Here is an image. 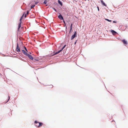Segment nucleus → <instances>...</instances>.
I'll use <instances>...</instances> for the list:
<instances>
[{
    "mask_svg": "<svg viewBox=\"0 0 128 128\" xmlns=\"http://www.w3.org/2000/svg\"><path fill=\"white\" fill-rule=\"evenodd\" d=\"M76 34L77 33L76 32H75L74 34L71 37V40H72L73 39H74V38L76 37Z\"/></svg>",
    "mask_w": 128,
    "mask_h": 128,
    "instance_id": "f257e3e1",
    "label": "nucleus"
},
{
    "mask_svg": "<svg viewBox=\"0 0 128 128\" xmlns=\"http://www.w3.org/2000/svg\"><path fill=\"white\" fill-rule=\"evenodd\" d=\"M121 41L123 43L124 45L126 46L127 44V41L126 40H122Z\"/></svg>",
    "mask_w": 128,
    "mask_h": 128,
    "instance_id": "f03ea898",
    "label": "nucleus"
},
{
    "mask_svg": "<svg viewBox=\"0 0 128 128\" xmlns=\"http://www.w3.org/2000/svg\"><path fill=\"white\" fill-rule=\"evenodd\" d=\"M58 18L60 20H64V18L60 14L58 16Z\"/></svg>",
    "mask_w": 128,
    "mask_h": 128,
    "instance_id": "7ed1b4c3",
    "label": "nucleus"
},
{
    "mask_svg": "<svg viewBox=\"0 0 128 128\" xmlns=\"http://www.w3.org/2000/svg\"><path fill=\"white\" fill-rule=\"evenodd\" d=\"M27 56H28V57L31 60H33V57L31 55L28 54H27Z\"/></svg>",
    "mask_w": 128,
    "mask_h": 128,
    "instance_id": "20e7f679",
    "label": "nucleus"
},
{
    "mask_svg": "<svg viewBox=\"0 0 128 128\" xmlns=\"http://www.w3.org/2000/svg\"><path fill=\"white\" fill-rule=\"evenodd\" d=\"M16 51L18 52H20V48L18 46V44L17 46Z\"/></svg>",
    "mask_w": 128,
    "mask_h": 128,
    "instance_id": "39448f33",
    "label": "nucleus"
},
{
    "mask_svg": "<svg viewBox=\"0 0 128 128\" xmlns=\"http://www.w3.org/2000/svg\"><path fill=\"white\" fill-rule=\"evenodd\" d=\"M61 51V50H60L59 51H58L54 53L52 56H54L56 54H58Z\"/></svg>",
    "mask_w": 128,
    "mask_h": 128,
    "instance_id": "423d86ee",
    "label": "nucleus"
},
{
    "mask_svg": "<svg viewBox=\"0 0 128 128\" xmlns=\"http://www.w3.org/2000/svg\"><path fill=\"white\" fill-rule=\"evenodd\" d=\"M22 52L25 55H27V54H27V52L25 51V50H22Z\"/></svg>",
    "mask_w": 128,
    "mask_h": 128,
    "instance_id": "0eeeda50",
    "label": "nucleus"
},
{
    "mask_svg": "<svg viewBox=\"0 0 128 128\" xmlns=\"http://www.w3.org/2000/svg\"><path fill=\"white\" fill-rule=\"evenodd\" d=\"M21 23H20V22L19 23V24L18 25V31H19V29H20V27H21Z\"/></svg>",
    "mask_w": 128,
    "mask_h": 128,
    "instance_id": "6e6552de",
    "label": "nucleus"
},
{
    "mask_svg": "<svg viewBox=\"0 0 128 128\" xmlns=\"http://www.w3.org/2000/svg\"><path fill=\"white\" fill-rule=\"evenodd\" d=\"M100 1H101V2L102 4L103 5H104V6H106V4H105L104 3V2L103 1V0H101Z\"/></svg>",
    "mask_w": 128,
    "mask_h": 128,
    "instance_id": "1a4fd4ad",
    "label": "nucleus"
},
{
    "mask_svg": "<svg viewBox=\"0 0 128 128\" xmlns=\"http://www.w3.org/2000/svg\"><path fill=\"white\" fill-rule=\"evenodd\" d=\"M42 123L38 122V127H40L42 126Z\"/></svg>",
    "mask_w": 128,
    "mask_h": 128,
    "instance_id": "9d476101",
    "label": "nucleus"
},
{
    "mask_svg": "<svg viewBox=\"0 0 128 128\" xmlns=\"http://www.w3.org/2000/svg\"><path fill=\"white\" fill-rule=\"evenodd\" d=\"M58 4H60L61 6H62V2L60 1V0H58Z\"/></svg>",
    "mask_w": 128,
    "mask_h": 128,
    "instance_id": "9b49d317",
    "label": "nucleus"
},
{
    "mask_svg": "<svg viewBox=\"0 0 128 128\" xmlns=\"http://www.w3.org/2000/svg\"><path fill=\"white\" fill-rule=\"evenodd\" d=\"M29 13V11H27L26 12V14L24 16L25 18H26L27 16V15H28Z\"/></svg>",
    "mask_w": 128,
    "mask_h": 128,
    "instance_id": "f8f14e48",
    "label": "nucleus"
},
{
    "mask_svg": "<svg viewBox=\"0 0 128 128\" xmlns=\"http://www.w3.org/2000/svg\"><path fill=\"white\" fill-rule=\"evenodd\" d=\"M34 123H35L36 124V126H38V122L36 121H35V122H34Z\"/></svg>",
    "mask_w": 128,
    "mask_h": 128,
    "instance_id": "ddd939ff",
    "label": "nucleus"
},
{
    "mask_svg": "<svg viewBox=\"0 0 128 128\" xmlns=\"http://www.w3.org/2000/svg\"><path fill=\"white\" fill-rule=\"evenodd\" d=\"M23 18V16H22L21 17V18H20V23H22V18Z\"/></svg>",
    "mask_w": 128,
    "mask_h": 128,
    "instance_id": "4468645a",
    "label": "nucleus"
},
{
    "mask_svg": "<svg viewBox=\"0 0 128 128\" xmlns=\"http://www.w3.org/2000/svg\"><path fill=\"white\" fill-rule=\"evenodd\" d=\"M33 2V3H32L33 4H37L38 3V2H36L35 1L33 2Z\"/></svg>",
    "mask_w": 128,
    "mask_h": 128,
    "instance_id": "2eb2a0df",
    "label": "nucleus"
},
{
    "mask_svg": "<svg viewBox=\"0 0 128 128\" xmlns=\"http://www.w3.org/2000/svg\"><path fill=\"white\" fill-rule=\"evenodd\" d=\"M35 6V4H33L32 5L31 7V8H33Z\"/></svg>",
    "mask_w": 128,
    "mask_h": 128,
    "instance_id": "dca6fc26",
    "label": "nucleus"
},
{
    "mask_svg": "<svg viewBox=\"0 0 128 128\" xmlns=\"http://www.w3.org/2000/svg\"><path fill=\"white\" fill-rule=\"evenodd\" d=\"M47 2V1L46 0H45L44 2V4H46Z\"/></svg>",
    "mask_w": 128,
    "mask_h": 128,
    "instance_id": "f3484780",
    "label": "nucleus"
},
{
    "mask_svg": "<svg viewBox=\"0 0 128 128\" xmlns=\"http://www.w3.org/2000/svg\"><path fill=\"white\" fill-rule=\"evenodd\" d=\"M66 46V45H65L62 48V49L60 50H61V51Z\"/></svg>",
    "mask_w": 128,
    "mask_h": 128,
    "instance_id": "a211bd4d",
    "label": "nucleus"
},
{
    "mask_svg": "<svg viewBox=\"0 0 128 128\" xmlns=\"http://www.w3.org/2000/svg\"><path fill=\"white\" fill-rule=\"evenodd\" d=\"M66 46V45H65L62 48V49L60 50H61V51Z\"/></svg>",
    "mask_w": 128,
    "mask_h": 128,
    "instance_id": "6ab92c4d",
    "label": "nucleus"
},
{
    "mask_svg": "<svg viewBox=\"0 0 128 128\" xmlns=\"http://www.w3.org/2000/svg\"><path fill=\"white\" fill-rule=\"evenodd\" d=\"M105 20L108 21V22H111L112 21L111 20H109L108 19H105Z\"/></svg>",
    "mask_w": 128,
    "mask_h": 128,
    "instance_id": "aec40b11",
    "label": "nucleus"
},
{
    "mask_svg": "<svg viewBox=\"0 0 128 128\" xmlns=\"http://www.w3.org/2000/svg\"><path fill=\"white\" fill-rule=\"evenodd\" d=\"M112 33H116V32L115 31H114V30H112Z\"/></svg>",
    "mask_w": 128,
    "mask_h": 128,
    "instance_id": "412c9836",
    "label": "nucleus"
},
{
    "mask_svg": "<svg viewBox=\"0 0 128 128\" xmlns=\"http://www.w3.org/2000/svg\"><path fill=\"white\" fill-rule=\"evenodd\" d=\"M63 20V22H64V24L66 25V23H65V22L64 21V20Z\"/></svg>",
    "mask_w": 128,
    "mask_h": 128,
    "instance_id": "4be33fe9",
    "label": "nucleus"
},
{
    "mask_svg": "<svg viewBox=\"0 0 128 128\" xmlns=\"http://www.w3.org/2000/svg\"><path fill=\"white\" fill-rule=\"evenodd\" d=\"M24 48L25 50L27 52H28L26 48L25 47H24Z\"/></svg>",
    "mask_w": 128,
    "mask_h": 128,
    "instance_id": "5701e85b",
    "label": "nucleus"
},
{
    "mask_svg": "<svg viewBox=\"0 0 128 128\" xmlns=\"http://www.w3.org/2000/svg\"><path fill=\"white\" fill-rule=\"evenodd\" d=\"M72 24H71V26H70V29H71V30H72Z\"/></svg>",
    "mask_w": 128,
    "mask_h": 128,
    "instance_id": "b1692460",
    "label": "nucleus"
},
{
    "mask_svg": "<svg viewBox=\"0 0 128 128\" xmlns=\"http://www.w3.org/2000/svg\"><path fill=\"white\" fill-rule=\"evenodd\" d=\"M72 30H71V29H70V31H69V33H70V32H71Z\"/></svg>",
    "mask_w": 128,
    "mask_h": 128,
    "instance_id": "393cba45",
    "label": "nucleus"
},
{
    "mask_svg": "<svg viewBox=\"0 0 128 128\" xmlns=\"http://www.w3.org/2000/svg\"><path fill=\"white\" fill-rule=\"evenodd\" d=\"M97 8H98V10L99 11V7L98 6H97Z\"/></svg>",
    "mask_w": 128,
    "mask_h": 128,
    "instance_id": "a878e982",
    "label": "nucleus"
},
{
    "mask_svg": "<svg viewBox=\"0 0 128 128\" xmlns=\"http://www.w3.org/2000/svg\"><path fill=\"white\" fill-rule=\"evenodd\" d=\"M24 14L23 15H22V16H23V17L24 15Z\"/></svg>",
    "mask_w": 128,
    "mask_h": 128,
    "instance_id": "bb28decb",
    "label": "nucleus"
},
{
    "mask_svg": "<svg viewBox=\"0 0 128 128\" xmlns=\"http://www.w3.org/2000/svg\"><path fill=\"white\" fill-rule=\"evenodd\" d=\"M113 22L114 23H116V22L115 21H114Z\"/></svg>",
    "mask_w": 128,
    "mask_h": 128,
    "instance_id": "cd10ccee",
    "label": "nucleus"
},
{
    "mask_svg": "<svg viewBox=\"0 0 128 128\" xmlns=\"http://www.w3.org/2000/svg\"><path fill=\"white\" fill-rule=\"evenodd\" d=\"M54 10H55L56 12V10L55 9V8H54Z\"/></svg>",
    "mask_w": 128,
    "mask_h": 128,
    "instance_id": "c85d7f7f",
    "label": "nucleus"
},
{
    "mask_svg": "<svg viewBox=\"0 0 128 128\" xmlns=\"http://www.w3.org/2000/svg\"><path fill=\"white\" fill-rule=\"evenodd\" d=\"M76 42L74 43V44H76Z\"/></svg>",
    "mask_w": 128,
    "mask_h": 128,
    "instance_id": "c756f323",
    "label": "nucleus"
}]
</instances>
